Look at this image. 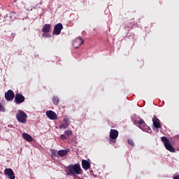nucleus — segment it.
<instances>
[{"instance_id":"1","label":"nucleus","mask_w":179,"mask_h":179,"mask_svg":"<svg viewBox=\"0 0 179 179\" xmlns=\"http://www.w3.org/2000/svg\"><path fill=\"white\" fill-rule=\"evenodd\" d=\"M66 170L68 176H76L82 174V168H80V164H79L69 165L67 166Z\"/></svg>"},{"instance_id":"2","label":"nucleus","mask_w":179,"mask_h":179,"mask_svg":"<svg viewBox=\"0 0 179 179\" xmlns=\"http://www.w3.org/2000/svg\"><path fill=\"white\" fill-rule=\"evenodd\" d=\"M136 125L140 128V129H142L144 132H148V134H150L152 132V129L148 125H146V123H145V121H143V119H139L138 120H136Z\"/></svg>"},{"instance_id":"3","label":"nucleus","mask_w":179,"mask_h":179,"mask_svg":"<svg viewBox=\"0 0 179 179\" xmlns=\"http://www.w3.org/2000/svg\"><path fill=\"white\" fill-rule=\"evenodd\" d=\"M17 121L21 124H24L27 121V114L22 110H18L16 115Z\"/></svg>"},{"instance_id":"4","label":"nucleus","mask_w":179,"mask_h":179,"mask_svg":"<svg viewBox=\"0 0 179 179\" xmlns=\"http://www.w3.org/2000/svg\"><path fill=\"white\" fill-rule=\"evenodd\" d=\"M161 140L162 142H163L166 150H169L172 153H174V152H176V149L174 148V147H173V145H171V144H170V141L169 140V138H167V137L162 136L161 138Z\"/></svg>"},{"instance_id":"5","label":"nucleus","mask_w":179,"mask_h":179,"mask_svg":"<svg viewBox=\"0 0 179 179\" xmlns=\"http://www.w3.org/2000/svg\"><path fill=\"white\" fill-rule=\"evenodd\" d=\"M110 143H115V139L118 138V131L116 129H110Z\"/></svg>"},{"instance_id":"6","label":"nucleus","mask_w":179,"mask_h":179,"mask_svg":"<svg viewBox=\"0 0 179 179\" xmlns=\"http://www.w3.org/2000/svg\"><path fill=\"white\" fill-rule=\"evenodd\" d=\"M64 29V26L61 23L57 24L52 32L53 36H58L61 34V31Z\"/></svg>"},{"instance_id":"7","label":"nucleus","mask_w":179,"mask_h":179,"mask_svg":"<svg viewBox=\"0 0 179 179\" xmlns=\"http://www.w3.org/2000/svg\"><path fill=\"white\" fill-rule=\"evenodd\" d=\"M5 99L7 101H12L15 99V92L12 90H8L5 93Z\"/></svg>"},{"instance_id":"8","label":"nucleus","mask_w":179,"mask_h":179,"mask_svg":"<svg viewBox=\"0 0 179 179\" xmlns=\"http://www.w3.org/2000/svg\"><path fill=\"white\" fill-rule=\"evenodd\" d=\"M26 98L22 94H16L15 96V102L16 104H22Z\"/></svg>"},{"instance_id":"9","label":"nucleus","mask_w":179,"mask_h":179,"mask_svg":"<svg viewBox=\"0 0 179 179\" xmlns=\"http://www.w3.org/2000/svg\"><path fill=\"white\" fill-rule=\"evenodd\" d=\"M4 174L6 176H8L9 179L16 178V176H15V172H13V170H12V169H6L4 170Z\"/></svg>"},{"instance_id":"10","label":"nucleus","mask_w":179,"mask_h":179,"mask_svg":"<svg viewBox=\"0 0 179 179\" xmlns=\"http://www.w3.org/2000/svg\"><path fill=\"white\" fill-rule=\"evenodd\" d=\"M46 117L49 118V120H55L57 118V113L52 110L46 111Z\"/></svg>"},{"instance_id":"11","label":"nucleus","mask_w":179,"mask_h":179,"mask_svg":"<svg viewBox=\"0 0 179 179\" xmlns=\"http://www.w3.org/2000/svg\"><path fill=\"white\" fill-rule=\"evenodd\" d=\"M85 43V41H83L80 38H78L76 40L73 41V46L75 47L76 48H79L82 44Z\"/></svg>"},{"instance_id":"12","label":"nucleus","mask_w":179,"mask_h":179,"mask_svg":"<svg viewBox=\"0 0 179 179\" xmlns=\"http://www.w3.org/2000/svg\"><path fill=\"white\" fill-rule=\"evenodd\" d=\"M152 122H153V126L155 128H157V129H159V128H162V125L160 124V120L156 115H155L152 118Z\"/></svg>"},{"instance_id":"13","label":"nucleus","mask_w":179,"mask_h":179,"mask_svg":"<svg viewBox=\"0 0 179 179\" xmlns=\"http://www.w3.org/2000/svg\"><path fill=\"white\" fill-rule=\"evenodd\" d=\"M82 167L84 170H89L90 169V162L87 160H82Z\"/></svg>"},{"instance_id":"14","label":"nucleus","mask_w":179,"mask_h":179,"mask_svg":"<svg viewBox=\"0 0 179 179\" xmlns=\"http://www.w3.org/2000/svg\"><path fill=\"white\" fill-rule=\"evenodd\" d=\"M22 138H24L27 142H33V137H31V136L27 133H23Z\"/></svg>"},{"instance_id":"15","label":"nucleus","mask_w":179,"mask_h":179,"mask_svg":"<svg viewBox=\"0 0 179 179\" xmlns=\"http://www.w3.org/2000/svg\"><path fill=\"white\" fill-rule=\"evenodd\" d=\"M50 30H51V24H45L42 29L43 33H50Z\"/></svg>"},{"instance_id":"16","label":"nucleus","mask_w":179,"mask_h":179,"mask_svg":"<svg viewBox=\"0 0 179 179\" xmlns=\"http://www.w3.org/2000/svg\"><path fill=\"white\" fill-rule=\"evenodd\" d=\"M68 150H60L58 151L57 155L59 156V157H64V156H66L68 155Z\"/></svg>"},{"instance_id":"17","label":"nucleus","mask_w":179,"mask_h":179,"mask_svg":"<svg viewBox=\"0 0 179 179\" xmlns=\"http://www.w3.org/2000/svg\"><path fill=\"white\" fill-rule=\"evenodd\" d=\"M68 127H69V125L67 124L66 123H62L61 125L59 126V129H66V128H68Z\"/></svg>"},{"instance_id":"18","label":"nucleus","mask_w":179,"mask_h":179,"mask_svg":"<svg viewBox=\"0 0 179 179\" xmlns=\"http://www.w3.org/2000/svg\"><path fill=\"white\" fill-rule=\"evenodd\" d=\"M64 122H65L64 124H66L67 125H69V124H71V121L69 120V117H64Z\"/></svg>"},{"instance_id":"19","label":"nucleus","mask_w":179,"mask_h":179,"mask_svg":"<svg viewBox=\"0 0 179 179\" xmlns=\"http://www.w3.org/2000/svg\"><path fill=\"white\" fill-rule=\"evenodd\" d=\"M52 101H53L54 104H58L59 99H58V97L55 96L52 98Z\"/></svg>"},{"instance_id":"20","label":"nucleus","mask_w":179,"mask_h":179,"mask_svg":"<svg viewBox=\"0 0 179 179\" xmlns=\"http://www.w3.org/2000/svg\"><path fill=\"white\" fill-rule=\"evenodd\" d=\"M65 135L66 136H72V131L71 130H66L65 132H64Z\"/></svg>"},{"instance_id":"21","label":"nucleus","mask_w":179,"mask_h":179,"mask_svg":"<svg viewBox=\"0 0 179 179\" xmlns=\"http://www.w3.org/2000/svg\"><path fill=\"white\" fill-rule=\"evenodd\" d=\"M127 143H129L131 146L134 145V141H132L131 139H128L127 140Z\"/></svg>"},{"instance_id":"22","label":"nucleus","mask_w":179,"mask_h":179,"mask_svg":"<svg viewBox=\"0 0 179 179\" xmlns=\"http://www.w3.org/2000/svg\"><path fill=\"white\" fill-rule=\"evenodd\" d=\"M0 111H1L2 113H4L5 111V108H3V106L0 103Z\"/></svg>"},{"instance_id":"23","label":"nucleus","mask_w":179,"mask_h":179,"mask_svg":"<svg viewBox=\"0 0 179 179\" xmlns=\"http://www.w3.org/2000/svg\"><path fill=\"white\" fill-rule=\"evenodd\" d=\"M42 37H50V34H47V33H43L42 34Z\"/></svg>"},{"instance_id":"24","label":"nucleus","mask_w":179,"mask_h":179,"mask_svg":"<svg viewBox=\"0 0 179 179\" xmlns=\"http://www.w3.org/2000/svg\"><path fill=\"white\" fill-rule=\"evenodd\" d=\"M51 153L52 156H55V155H57V151H55V150H52Z\"/></svg>"},{"instance_id":"25","label":"nucleus","mask_w":179,"mask_h":179,"mask_svg":"<svg viewBox=\"0 0 179 179\" xmlns=\"http://www.w3.org/2000/svg\"><path fill=\"white\" fill-rule=\"evenodd\" d=\"M61 139L62 140H65L66 139V136H65V134H62L61 136H60Z\"/></svg>"},{"instance_id":"26","label":"nucleus","mask_w":179,"mask_h":179,"mask_svg":"<svg viewBox=\"0 0 179 179\" xmlns=\"http://www.w3.org/2000/svg\"><path fill=\"white\" fill-rule=\"evenodd\" d=\"M173 179H179V175L174 176Z\"/></svg>"},{"instance_id":"27","label":"nucleus","mask_w":179,"mask_h":179,"mask_svg":"<svg viewBox=\"0 0 179 179\" xmlns=\"http://www.w3.org/2000/svg\"><path fill=\"white\" fill-rule=\"evenodd\" d=\"M16 1H17V0H14L15 2H16Z\"/></svg>"},{"instance_id":"28","label":"nucleus","mask_w":179,"mask_h":179,"mask_svg":"<svg viewBox=\"0 0 179 179\" xmlns=\"http://www.w3.org/2000/svg\"><path fill=\"white\" fill-rule=\"evenodd\" d=\"M12 36H13V34H12Z\"/></svg>"},{"instance_id":"29","label":"nucleus","mask_w":179,"mask_h":179,"mask_svg":"<svg viewBox=\"0 0 179 179\" xmlns=\"http://www.w3.org/2000/svg\"><path fill=\"white\" fill-rule=\"evenodd\" d=\"M12 36H13V34H12Z\"/></svg>"}]
</instances>
